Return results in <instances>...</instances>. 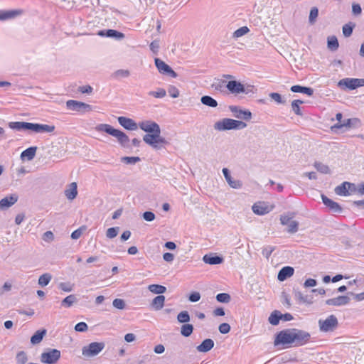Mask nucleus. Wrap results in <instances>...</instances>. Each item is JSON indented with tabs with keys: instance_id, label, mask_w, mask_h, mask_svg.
I'll return each instance as SVG.
<instances>
[{
	"instance_id": "28",
	"label": "nucleus",
	"mask_w": 364,
	"mask_h": 364,
	"mask_svg": "<svg viewBox=\"0 0 364 364\" xmlns=\"http://www.w3.org/2000/svg\"><path fill=\"white\" fill-rule=\"evenodd\" d=\"M21 14V11L20 10H8L3 11L0 10V21H6L8 19H11L15 18Z\"/></svg>"
},
{
	"instance_id": "62",
	"label": "nucleus",
	"mask_w": 364,
	"mask_h": 364,
	"mask_svg": "<svg viewBox=\"0 0 364 364\" xmlns=\"http://www.w3.org/2000/svg\"><path fill=\"white\" fill-rule=\"evenodd\" d=\"M143 218L147 222H151L155 219V214L151 211H146L143 213Z\"/></svg>"
},
{
	"instance_id": "64",
	"label": "nucleus",
	"mask_w": 364,
	"mask_h": 364,
	"mask_svg": "<svg viewBox=\"0 0 364 364\" xmlns=\"http://www.w3.org/2000/svg\"><path fill=\"white\" fill-rule=\"evenodd\" d=\"M317 285V281L314 279H307L304 283V288L314 287Z\"/></svg>"
},
{
	"instance_id": "59",
	"label": "nucleus",
	"mask_w": 364,
	"mask_h": 364,
	"mask_svg": "<svg viewBox=\"0 0 364 364\" xmlns=\"http://www.w3.org/2000/svg\"><path fill=\"white\" fill-rule=\"evenodd\" d=\"M218 330L222 334H227L230 331V326L228 323H223L219 326Z\"/></svg>"
},
{
	"instance_id": "38",
	"label": "nucleus",
	"mask_w": 364,
	"mask_h": 364,
	"mask_svg": "<svg viewBox=\"0 0 364 364\" xmlns=\"http://www.w3.org/2000/svg\"><path fill=\"white\" fill-rule=\"evenodd\" d=\"M200 102L203 105L210 107H216L218 106V102L210 96L204 95L200 98Z\"/></svg>"
},
{
	"instance_id": "33",
	"label": "nucleus",
	"mask_w": 364,
	"mask_h": 364,
	"mask_svg": "<svg viewBox=\"0 0 364 364\" xmlns=\"http://www.w3.org/2000/svg\"><path fill=\"white\" fill-rule=\"evenodd\" d=\"M164 302L165 296L164 295H158L152 300L151 307L155 311H159L164 307Z\"/></svg>"
},
{
	"instance_id": "56",
	"label": "nucleus",
	"mask_w": 364,
	"mask_h": 364,
	"mask_svg": "<svg viewBox=\"0 0 364 364\" xmlns=\"http://www.w3.org/2000/svg\"><path fill=\"white\" fill-rule=\"evenodd\" d=\"M112 305L117 309H124L125 308V301L122 299H115L113 300Z\"/></svg>"
},
{
	"instance_id": "13",
	"label": "nucleus",
	"mask_w": 364,
	"mask_h": 364,
	"mask_svg": "<svg viewBox=\"0 0 364 364\" xmlns=\"http://www.w3.org/2000/svg\"><path fill=\"white\" fill-rule=\"evenodd\" d=\"M155 65L158 70V71L164 75H167L173 78L177 77L178 74L164 61L161 60L160 58L154 59Z\"/></svg>"
},
{
	"instance_id": "46",
	"label": "nucleus",
	"mask_w": 364,
	"mask_h": 364,
	"mask_svg": "<svg viewBox=\"0 0 364 364\" xmlns=\"http://www.w3.org/2000/svg\"><path fill=\"white\" fill-rule=\"evenodd\" d=\"M355 23H346L343 26V34L345 37H350L352 33H353V28L355 27Z\"/></svg>"
},
{
	"instance_id": "4",
	"label": "nucleus",
	"mask_w": 364,
	"mask_h": 364,
	"mask_svg": "<svg viewBox=\"0 0 364 364\" xmlns=\"http://www.w3.org/2000/svg\"><path fill=\"white\" fill-rule=\"evenodd\" d=\"M226 87L228 91L235 95L245 93L248 95L250 93H254V86L248 85L245 86L242 84L240 82L237 80H230L226 84Z\"/></svg>"
},
{
	"instance_id": "55",
	"label": "nucleus",
	"mask_w": 364,
	"mask_h": 364,
	"mask_svg": "<svg viewBox=\"0 0 364 364\" xmlns=\"http://www.w3.org/2000/svg\"><path fill=\"white\" fill-rule=\"evenodd\" d=\"M249 31L250 30L247 26L240 27V28L237 29L233 33V37H235V38L241 37V36L245 35L246 33H247L249 32Z\"/></svg>"
},
{
	"instance_id": "7",
	"label": "nucleus",
	"mask_w": 364,
	"mask_h": 364,
	"mask_svg": "<svg viewBox=\"0 0 364 364\" xmlns=\"http://www.w3.org/2000/svg\"><path fill=\"white\" fill-rule=\"evenodd\" d=\"M294 217V213H288L280 215V222L283 225H287V232L294 234L299 230V223L295 220H291Z\"/></svg>"
},
{
	"instance_id": "31",
	"label": "nucleus",
	"mask_w": 364,
	"mask_h": 364,
	"mask_svg": "<svg viewBox=\"0 0 364 364\" xmlns=\"http://www.w3.org/2000/svg\"><path fill=\"white\" fill-rule=\"evenodd\" d=\"M290 90L296 93L306 94L308 96H311L314 93V90L311 87H304L299 85L291 86Z\"/></svg>"
},
{
	"instance_id": "34",
	"label": "nucleus",
	"mask_w": 364,
	"mask_h": 364,
	"mask_svg": "<svg viewBox=\"0 0 364 364\" xmlns=\"http://www.w3.org/2000/svg\"><path fill=\"white\" fill-rule=\"evenodd\" d=\"M47 333V330L45 328H42L40 330H38L35 332V333L31 336V343L33 345L38 344L40 343L43 337L46 336Z\"/></svg>"
},
{
	"instance_id": "45",
	"label": "nucleus",
	"mask_w": 364,
	"mask_h": 364,
	"mask_svg": "<svg viewBox=\"0 0 364 364\" xmlns=\"http://www.w3.org/2000/svg\"><path fill=\"white\" fill-rule=\"evenodd\" d=\"M52 279V276L49 273H45L40 276L38 279V284L41 287L47 286Z\"/></svg>"
},
{
	"instance_id": "37",
	"label": "nucleus",
	"mask_w": 364,
	"mask_h": 364,
	"mask_svg": "<svg viewBox=\"0 0 364 364\" xmlns=\"http://www.w3.org/2000/svg\"><path fill=\"white\" fill-rule=\"evenodd\" d=\"M252 209L254 213L258 215H263L269 213L268 208L260 203H255Z\"/></svg>"
},
{
	"instance_id": "27",
	"label": "nucleus",
	"mask_w": 364,
	"mask_h": 364,
	"mask_svg": "<svg viewBox=\"0 0 364 364\" xmlns=\"http://www.w3.org/2000/svg\"><path fill=\"white\" fill-rule=\"evenodd\" d=\"M360 122L359 119L357 118H350L347 119L343 122V123H337L332 127V129H341L342 127H352L356 126Z\"/></svg>"
},
{
	"instance_id": "24",
	"label": "nucleus",
	"mask_w": 364,
	"mask_h": 364,
	"mask_svg": "<svg viewBox=\"0 0 364 364\" xmlns=\"http://www.w3.org/2000/svg\"><path fill=\"white\" fill-rule=\"evenodd\" d=\"M203 261L205 264L215 265V264H220L223 263V258L220 256L216 255L213 253L206 254L203 257Z\"/></svg>"
},
{
	"instance_id": "20",
	"label": "nucleus",
	"mask_w": 364,
	"mask_h": 364,
	"mask_svg": "<svg viewBox=\"0 0 364 364\" xmlns=\"http://www.w3.org/2000/svg\"><path fill=\"white\" fill-rule=\"evenodd\" d=\"M97 35L100 36H105L107 38H115L117 40H121L124 38V34L121 33L117 30L114 29H107V30H101L99 31Z\"/></svg>"
},
{
	"instance_id": "48",
	"label": "nucleus",
	"mask_w": 364,
	"mask_h": 364,
	"mask_svg": "<svg viewBox=\"0 0 364 364\" xmlns=\"http://www.w3.org/2000/svg\"><path fill=\"white\" fill-rule=\"evenodd\" d=\"M303 103H304V102L302 100H295L292 101V102H291V108H292V110L294 111V112L296 115H299V116H301L302 115V113L301 112V109H300L299 105L303 104Z\"/></svg>"
},
{
	"instance_id": "5",
	"label": "nucleus",
	"mask_w": 364,
	"mask_h": 364,
	"mask_svg": "<svg viewBox=\"0 0 364 364\" xmlns=\"http://www.w3.org/2000/svg\"><path fill=\"white\" fill-rule=\"evenodd\" d=\"M318 327L321 332H333L338 326V321L335 315H330L326 319L318 320Z\"/></svg>"
},
{
	"instance_id": "17",
	"label": "nucleus",
	"mask_w": 364,
	"mask_h": 364,
	"mask_svg": "<svg viewBox=\"0 0 364 364\" xmlns=\"http://www.w3.org/2000/svg\"><path fill=\"white\" fill-rule=\"evenodd\" d=\"M138 127H139L141 130L146 132L147 134H151L156 131V129L160 127L156 122L154 121L145 120L139 122Z\"/></svg>"
},
{
	"instance_id": "3",
	"label": "nucleus",
	"mask_w": 364,
	"mask_h": 364,
	"mask_svg": "<svg viewBox=\"0 0 364 364\" xmlns=\"http://www.w3.org/2000/svg\"><path fill=\"white\" fill-rule=\"evenodd\" d=\"M294 328L284 329L277 333L274 344V346H293Z\"/></svg>"
},
{
	"instance_id": "29",
	"label": "nucleus",
	"mask_w": 364,
	"mask_h": 364,
	"mask_svg": "<svg viewBox=\"0 0 364 364\" xmlns=\"http://www.w3.org/2000/svg\"><path fill=\"white\" fill-rule=\"evenodd\" d=\"M295 299L299 304H305L310 305L313 304V297L308 295H304L302 292L297 291L294 293Z\"/></svg>"
},
{
	"instance_id": "36",
	"label": "nucleus",
	"mask_w": 364,
	"mask_h": 364,
	"mask_svg": "<svg viewBox=\"0 0 364 364\" xmlns=\"http://www.w3.org/2000/svg\"><path fill=\"white\" fill-rule=\"evenodd\" d=\"M130 71L125 69H119L112 73L111 77L114 80H119L122 78H127L129 77Z\"/></svg>"
},
{
	"instance_id": "51",
	"label": "nucleus",
	"mask_w": 364,
	"mask_h": 364,
	"mask_svg": "<svg viewBox=\"0 0 364 364\" xmlns=\"http://www.w3.org/2000/svg\"><path fill=\"white\" fill-rule=\"evenodd\" d=\"M121 160L127 164H135L140 161L141 159L139 156H124Z\"/></svg>"
},
{
	"instance_id": "8",
	"label": "nucleus",
	"mask_w": 364,
	"mask_h": 364,
	"mask_svg": "<svg viewBox=\"0 0 364 364\" xmlns=\"http://www.w3.org/2000/svg\"><path fill=\"white\" fill-rule=\"evenodd\" d=\"M103 342H92L82 349V354L85 357H93L99 354L105 348Z\"/></svg>"
},
{
	"instance_id": "1",
	"label": "nucleus",
	"mask_w": 364,
	"mask_h": 364,
	"mask_svg": "<svg viewBox=\"0 0 364 364\" xmlns=\"http://www.w3.org/2000/svg\"><path fill=\"white\" fill-rule=\"evenodd\" d=\"M95 130L99 132H105L115 138H117L119 144L122 147L125 149H132L129 145V136L122 131L114 129L108 124H99L95 127Z\"/></svg>"
},
{
	"instance_id": "61",
	"label": "nucleus",
	"mask_w": 364,
	"mask_h": 364,
	"mask_svg": "<svg viewBox=\"0 0 364 364\" xmlns=\"http://www.w3.org/2000/svg\"><path fill=\"white\" fill-rule=\"evenodd\" d=\"M200 299V294L198 291H193L189 294L188 300L191 302H197Z\"/></svg>"
},
{
	"instance_id": "63",
	"label": "nucleus",
	"mask_w": 364,
	"mask_h": 364,
	"mask_svg": "<svg viewBox=\"0 0 364 364\" xmlns=\"http://www.w3.org/2000/svg\"><path fill=\"white\" fill-rule=\"evenodd\" d=\"M274 250V247H273L272 246H267L263 248L262 253L263 256H264L266 258H269Z\"/></svg>"
},
{
	"instance_id": "43",
	"label": "nucleus",
	"mask_w": 364,
	"mask_h": 364,
	"mask_svg": "<svg viewBox=\"0 0 364 364\" xmlns=\"http://www.w3.org/2000/svg\"><path fill=\"white\" fill-rule=\"evenodd\" d=\"M193 329L194 328L192 324L185 323L181 328V333L184 337H188L193 333Z\"/></svg>"
},
{
	"instance_id": "35",
	"label": "nucleus",
	"mask_w": 364,
	"mask_h": 364,
	"mask_svg": "<svg viewBox=\"0 0 364 364\" xmlns=\"http://www.w3.org/2000/svg\"><path fill=\"white\" fill-rule=\"evenodd\" d=\"M9 127L17 131L29 130L30 122H12L9 123Z\"/></svg>"
},
{
	"instance_id": "12",
	"label": "nucleus",
	"mask_w": 364,
	"mask_h": 364,
	"mask_svg": "<svg viewBox=\"0 0 364 364\" xmlns=\"http://www.w3.org/2000/svg\"><path fill=\"white\" fill-rule=\"evenodd\" d=\"M161 136V128L156 129V131L154 132L151 134H146L143 136L144 141L151 146L153 149L156 150H159L162 149L161 145H158L157 142Z\"/></svg>"
},
{
	"instance_id": "60",
	"label": "nucleus",
	"mask_w": 364,
	"mask_h": 364,
	"mask_svg": "<svg viewBox=\"0 0 364 364\" xmlns=\"http://www.w3.org/2000/svg\"><path fill=\"white\" fill-rule=\"evenodd\" d=\"M168 92L173 98H176L179 96V91L175 86H170L168 89Z\"/></svg>"
},
{
	"instance_id": "57",
	"label": "nucleus",
	"mask_w": 364,
	"mask_h": 364,
	"mask_svg": "<svg viewBox=\"0 0 364 364\" xmlns=\"http://www.w3.org/2000/svg\"><path fill=\"white\" fill-rule=\"evenodd\" d=\"M88 329V326L85 322H79L75 326V330L77 332H85Z\"/></svg>"
},
{
	"instance_id": "30",
	"label": "nucleus",
	"mask_w": 364,
	"mask_h": 364,
	"mask_svg": "<svg viewBox=\"0 0 364 364\" xmlns=\"http://www.w3.org/2000/svg\"><path fill=\"white\" fill-rule=\"evenodd\" d=\"M65 195L68 200H73L77 195V186L75 182L71 183L65 190Z\"/></svg>"
},
{
	"instance_id": "9",
	"label": "nucleus",
	"mask_w": 364,
	"mask_h": 364,
	"mask_svg": "<svg viewBox=\"0 0 364 364\" xmlns=\"http://www.w3.org/2000/svg\"><path fill=\"white\" fill-rule=\"evenodd\" d=\"M311 340V334L301 329L294 328V347H299L306 345Z\"/></svg>"
},
{
	"instance_id": "11",
	"label": "nucleus",
	"mask_w": 364,
	"mask_h": 364,
	"mask_svg": "<svg viewBox=\"0 0 364 364\" xmlns=\"http://www.w3.org/2000/svg\"><path fill=\"white\" fill-rule=\"evenodd\" d=\"M66 107L69 110L85 113L92 110V107L87 103L70 100L66 102Z\"/></svg>"
},
{
	"instance_id": "2",
	"label": "nucleus",
	"mask_w": 364,
	"mask_h": 364,
	"mask_svg": "<svg viewBox=\"0 0 364 364\" xmlns=\"http://www.w3.org/2000/svg\"><path fill=\"white\" fill-rule=\"evenodd\" d=\"M247 127V124L240 120L224 118L214 124V129L218 131L240 130Z\"/></svg>"
},
{
	"instance_id": "18",
	"label": "nucleus",
	"mask_w": 364,
	"mask_h": 364,
	"mask_svg": "<svg viewBox=\"0 0 364 364\" xmlns=\"http://www.w3.org/2000/svg\"><path fill=\"white\" fill-rule=\"evenodd\" d=\"M117 121L125 129L134 131L138 128V124L131 118L122 116L117 118Z\"/></svg>"
},
{
	"instance_id": "58",
	"label": "nucleus",
	"mask_w": 364,
	"mask_h": 364,
	"mask_svg": "<svg viewBox=\"0 0 364 364\" xmlns=\"http://www.w3.org/2000/svg\"><path fill=\"white\" fill-rule=\"evenodd\" d=\"M269 97H271V99H272L279 104L285 103V101L282 100L281 95L277 92H271L269 94Z\"/></svg>"
},
{
	"instance_id": "21",
	"label": "nucleus",
	"mask_w": 364,
	"mask_h": 364,
	"mask_svg": "<svg viewBox=\"0 0 364 364\" xmlns=\"http://www.w3.org/2000/svg\"><path fill=\"white\" fill-rule=\"evenodd\" d=\"M222 171H223V173L224 175V177H225L226 181L228 182V183L229 184V186L230 187L235 188V189H238L242 187V182L239 180H234L232 178V176L230 175V172L228 170V168H223Z\"/></svg>"
},
{
	"instance_id": "23",
	"label": "nucleus",
	"mask_w": 364,
	"mask_h": 364,
	"mask_svg": "<svg viewBox=\"0 0 364 364\" xmlns=\"http://www.w3.org/2000/svg\"><path fill=\"white\" fill-rule=\"evenodd\" d=\"M294 273V269L290 266H285L282 267L277 274V279L280 282H284L287 278L291 277Z\"/></svg>"
},
{
	"instance_id": "40",
	"label": "nucleus",
	"mask_w": 364,
	"mask_h": 364,
	"mask_svg": "<svg viewBox=\"0 0 364 364\" xmlns=\"http://www.w3.org/2000/svg\"><path fill=\"white\" fill-rule=\"evenodd\" d=\"M148 289L156 294L161 295L166 291V287L161 284H150Z\"/></svg>"
},
{
	"instance_id": "50",
	"label": "nucleus",
	"mask_w": 364,
	"mask_h": 364,
	"mask_svg": "<svg viewBox=\"0 0 364 364\" xmlns=\"http://www.w3.org/2000/svg\"><path fill=\"white\" fill-rule=\"evenodd\" d=\"M119 227H113L107 229L106 237L109 239L114 238L119 233Z\"/></svg>"
},
{
	"instance_id": "14",
	"label": "nucleus",
	"mask_w": 364,
	"mask_h": 364,
	"mask_svg": "<svg viewBox=\"0 0 364 364\" xmlns=\"http://www.w3.org/2000/svg\"><path fill=\"white\" fill-rule=\"evenodd\" d=\"M229 110L232 113L235 118L249 121L252 119V112L248 109H242L240 106L230 105Z\"/></svg>"
},
{
	"instance_id": "19",
	"label": "nucleus",
	"mask_w": 364,
	"mask_h": 364,
	"mask_svg": "<svg viewBox=\"0 0 364 364\" xmlns=\"http://www.w3.org/2000/svg\"><path fill=\"white\" fill-rule=\"evenodd\" d=\"M350 298L348 296H338L336 298L327 299L326 304L329 306H341L348 304L350 302Z\"/></svg>"
},
{
	"instance_id": "25",
	"label": "nucleus",
	"mask_w": 364,
	"mask_h": 364,
	"mask_svg": "<svg viewBox=\"0 0 364 364\" xmlns=\"http://www.w3.org/2000/svg\"><path fill=\"white\" fill-rule=\"evenodd\" d=\"M354 187V183L345 181L335 188V193L338 196H347L350 194L348 188Z\"/></svg>"
},
{
	"instance_id": "10",
	"label": "nucleus",
	"mask_w": 364,
	"mask_h": 364,
	"mask_svg": "<svg viewBox=\"0 0 364 364\" xmlns=\"http://www.w3.org/2000/svg\"><path fill=\"white\" fill-rule=\"evenodd\" d=\"M338 85L341 87H344L346 89H348L350 90H355L358 87L364 86V79L363 78H350L346 77L341 79Z\"/></svg>"
},
{
	"instance_id": "32",
	"label": "nucleus",
	"mask_w": 364,
	"mask_h": 364,
	"mask_svg": "<svg viewBox=\"0 0 364 364\" xmlns=\"http://www.w3.org/2000/svg\"><path fill=\"white\" fill-rule=\"evenodd\" d=\"M37 147L36 146H31L23 151L21 154V159L22 160H28L31 161L35 157L36 153Z\"/></svg>"
},
{
	"instance_id": "22",
	"label": "nucleus",
	"mask_w": 364,
	"mask_h": 364,
	"mask_svg": "<svg viewBox=\"0 0 364 364\" xmlns=\"http://www.w3.org/2000/svg\"><path fill=\"white\" fill-rule=\"evenodd\" d=\"M18 197L16 194H11L0 200V209L9 208L18 201Z\"/></svg>"
},
{
	"instance_id": "41",
	"label": "nucleus",
	"mask_w": 364,
	"mask_h": 364,
	"mask_svg": "<svg viewBox=\"0 0 364 364\" xmlns=\"http://www.w3.org/2000/svg\"><path fill=\"white\" fill-rule=\"evenodd\" d=\"M269 322L273 325L277 326L279 324V321L281 320V312L279 311L275 310L269 316Z\"/></svg>"
},
{
	"instance_id": "6",
	"label": "nucleus",
	"mask_w": 364,
	"mask_h": 364,
	"mask_svg": "<svg viewBox=\"0 0 364 364\" xmlns=\"http://www.w3.org/2000/svg\"><path fill=\"white\" fill-rule=\"evenodd\" d=\"M60 351L58 349L48 348L41 353L40 360L45 364H55L60 358Z\"/></svg>"
},
{
	"instance_id": "26",
	"label": "nucleus",
	"mask_w": 364,
	"mask_h": 364,
	"mask_svg": "<svg viewBox=\"0 0 364 364\" xmlns=\"http://www.w3.org/2000/svg\"><path fill=\"white\" fill-rule=\"evenodd\" d=\"M214 347V341L211 338H206L196 347L198 352L206 353L210 351Z\"/></svg>"
},
{
	"instance_id": "39",
	"label": "nucleus",
	"mask_w": 364,
	"mask_h": 364,
	"mask_svg": "<svg viewBox=\"0 0 364 364\" xmlns=\"http://www.w3.org/2000/svg\"><path fill=\"white\" fill-rule=\"evenodd\" d=\"M328 48L332 51L336 50L339 47L337 38L335 36H328L327 38Z\"/></svg>"
},
{
	"instance_id": "44",
	"label": "nucleus",
	"mask_w": 364,
	"mask_h": 364,
	"mask_svg": "<svg viewBox=\"0 0 364 364\" xmlns=\"http://www.w3.org/2000/svg\"><path fill=\"white\" fill-rule=\"evenodd\" d=\"M177 320L179 323H187L191 320L189 313L187 311H181L177 316Z\"/></svg>"
},
{
	"instance_id": "52",
	"label": "nucleus",
	"mask_w": 364,
	"mask_h": 364,
	"mask_svg": "<svg viewBox=\"0 0 364 364\" xmlns=\"http://www.w3.org/2000/svg\"><path fill=\"white\" fill-rule=\"evenodd\" d=\"M149 95L153 96L156 98H163L166 96V92L163 88H159L157 91H150Z\"/></svg>"
},
{
	"instance_id": "16",
	"label": "nucleus",
	"mask_w": 364,
	"mask_h": 364,
	"mask_svg": "<svg viewBox=\"0 0 364 364\" xmlns=\"http://www.w3.org/2000/svg\"><path fill=\"white\" fill-rule=\"evenodd\" d=\"M321 199L323 203L329 208V210L333 213H340L342 212V208L337 202L328 198L326 196L322 194Z\"/></svg>"
},
{
	"instance_id": "47",
	"label": "nucleus",
	"mask_w": 364,
	"mask_h": 364,
	"mask_svg": "<svg viewBox=\"0 0 364 364\" xmlns=\"http://www.w3.org/2000/svg\"><path fill=\"white\" fill-rule=\"evenodd\" d=\"M314 166L316 168L318 171H319L321 173L327 174L330 173V168L329 167L323 164L321 162L316 161L314 164Z\"/></svg>"
},
{
	"instance_id": "54",
	"label": "nucleus",
	"mask_w": 364,
	"mask_h": 364,
	"mask_svg": "<svg viewBox=\"0 0 364 364\" xmlns=\"http://www.w3.org/2000/svg\"><path fill=\"white\" fill-rule=\"evenodd\" d=\"M318 15V9L316 7H312L310 10L309 21V23L313 24L314 23L316 18Z\"/></svg>"
},
{
	"instance_id": "53",
	"label": "nucleus",
	"mask_w": 364,
	"mask_h": 364,
	"mask_svg": "<svg viewBox=\"0 0 364 364\" xmlns=\"http://www.w3.org/2000/svg\"><path fill=\"white\" fill-rule=\"evenodd\" d=\"M16 362L18 364H25L28 360V357L24 351H20L16 355Z\"/></svg>"
},
{
	"instance_id": "49",
	"label": "nucleus",
	"mask_w": 364,
	"mask_h": 364,
	"mask_svg": "<svg viewBox=\"0 0 364 364\" xmlns=\"http://www.w3.org/2000/svg\"><path fill=\"white\" fill-rule=\"evenodd\" d=\"M216 299L220 303H228L230 302L231 297L229 294L219 293L216 295Z\"/></svg>"
},
{
	"instance_id": "42",
	"label": "nucleus",
	"mask_w": 364,
	"mask_h": 364,
	"mask_svg": "<svg viewBox=\"0 0 364 364\" xmlns=\"http://www.w3.org/2000/svg\"><path fill=\"white\" fill-rule=\"evenodd\" d=\"M77 301V299L75 295L70 294L61 301V305L64 307L69 308Z\"/></svg>"
},
{
	"instance_id": "15",
	"label": "nucleus",
	"mask_w": 364,
	"mask_h": 364,
	"mask_svg": "<svg viewBox=\"0 0 364 364\" xmlns=\"http://www.w3.org/2000/svg\"><path fill=\"white\" fill-rule=\"evenodd\" d=\"M55 127L54 125L30 122L29 130L35 133H52Z\"/></svg>"
}]
</instances>
